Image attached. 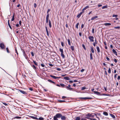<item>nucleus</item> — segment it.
Instances as JSON below:
<instances>
[{
  "label": "nucleus",
  "instance_id": "f257e3e1",
  "mask_svg": "<svg viewBox=\"0 0 120 120\" xmlns=\"http://www.w3.org/2000/svg\"><path fill=\"white\" fill-rule=\"evenodd\" d=\"M94 92L96 94L98 95H104V96H107L108 95L106 94H104L100 93L98 92L97 91H94Z\"/></svg>",
  "mask_w": 120,
  "mask_h": 120
},
{
  "label": "nucleus",
  "instance_id": "f03ea898",
  "mask_svg": "<svg viewBox=\"0 0 120 120\" xmlns=\"http://www.w3.org/2000/svg\"><path fill=\"white\" fill-rule=\"evenodd\" d=\"M71 86L70 85H68V86H66V87L67 89L68 90H73V88L71 87Z\"/></svg>",
  "mask_w": 120,
  "mask_h": 120
},
{
  "label": "nucleus",
  "instance_id": "7ed1b4c3",
  "mask_svg": "<svg viewBox=\"0 0 120 120\" xmlns=\"http://www.w3.org/2000/svg\"><path fill=\"white\" fill-rule=\"evenodd\" d=\"M89 39L90 41L92 42H94V37L93 36H90L89 37Z\"/></svg>",
  "mask_w": 120,
  "mask_h": 120
},
{
  "label": "nucleus",
  "instance_id": "20e7f679",
  "mask_svg": "<svg viewBox=\"0 0 120 120\" xmlns=\"http://www.w3.org/2000/svg\"><path fill=\"white\" fill-rule=\"evenodd\" d=\"M19 91L22 94H24L26 95L27 94V93L25 91H24L22 90H19Z\"/></svg>",
  "mask_w": 120,
  "mask_h": 120
},
{
  "label": "nucleus",
  "instance_id": "39448f33",
  "mask_svg": "<svg viewBox=\"0 0 120 120\" xmlns=\"http://www.w3.org/2000/svg\"><path fill=\"white\" fill-rule=\"evenodd\" d=\"M80 99H83V100H86L88 99H92V98H86V97H84V98H79Z\"/></svg>",
  "mask_w": 120,
  "mask_h": 120
},
{
  "label": "nucleus",
  "instance_id": "423d86ee",
  "mask_svg": "<svg viewBox=\"0 0 120 120\" xmlns=\"http://www.w3.org/2000/svg\"><path fill=\"white\" fill-rule=\"evenodd\" d=\"M0 47L2 49H4V45L3 43H1L0 44Z\"/></svg>",
  "mask_w": 120,
  "mask_h": 120
},
{
  "label": "nucleus",
  "instance_id": "0eeeda50",
  "mask_svg": "<svg viewBox=\"0 0 120 120\" xmlns=\"http://www.w3.org/2000/svg\"><path fill=\"white\" fill-rule=\"evenodd\" d=\"M98 16H94L92 17L91 19V20H94L96 19V18H98Z\"/></svg>",
  "mask_w": 120,
  "mask_h": 120
},
{
  "label": "nucleus",
  "instance_id": "6e6552de",
  "mask_svg": "<svg viewBox=\"0 0 120 120\" xmlns=\"http://www.w3.org/2000/svg\"><path fill=\"white\" fill-rule=\"evenodd\" d=\"M50 76L52 77V78H53L54 79H58L59 78H60L58 77H56L55 76L53 75H50Z\"/></svg>",
  "mask_w": 120,
  "mask_h": 120
},
{
  "label": "nucleus",
  "instance_id": "1a4fd4ad",
  "mask_svg": "<svg viewBox=\"0 0 120 120\" xmlns=\"http://www.w3.org/2000/svg\"><path fill=\"white\" fill-rule=\"evenodd\" d=\"M89 6H86V7H85L82 10V11H83V12H84V11L87 8H89Z\"/></svg>",
  "mask_w": 120,
  "mask_h": 120
},
{
  "label": "nucleus",
  "instance_id": "9d476101",
  "mask_svg": "<svg viewBox=\"0 0 120 120\" xmlns=\"http://www.w3.org/2000/svg\"><path fill=\"white\" fill-rule=\"evenodd\" d=\"M83 11H82L81 12H80V13L78 14L77 16V17L79 18L81 16V15L83 13Z\"/></svg>",
  "mask_w": 120,
  "mask_h": 120
},
{
  "label": "nucleus",
  "instance_id": "9b49d317",
  "mask_svg": "<svg viewBox=\"0 0 120 120\" xmlns=\"http://www.w3.org/2000/svg\"><path fill=\"white\" fill-rule=\"evenodd\" d=\"M45 28L46 29V32H47V35L48 36H49V32L48 31V30L47 29V27L46 26L45 27Z\"/></svg>",
  "mask_w": 120,
  "mask_h": 120
},
{
  "label": "nucleus",
  "instance_id": "f8f14e48",
  "mask_svg": "<svg viewBox=\"0 0 120 120\" xmlns=\"http://www.w3.org/2000/svg\"><path fill=\"white\" fill-rule=\"evenodd\" d=\"M49 17L48 15H47L46 19V22L47 23H48L49 21Z\"/></svg>",
  "mask_w": 120,
  "mask_h": 120
},
{
  "label": "nucleus",
  "instance_id": "ddd939ff",
  "mask_svg": "<svg viewBox=\"0 0 120 120\" xmlns=\"http://www.w3.org/2000/svg\"><path fill=\"white\" fill-rule=\"evenodd\" d=\"M104 25L105 26H109L111 25V24L110 23H105Z\"/></svg>",
  "mask_w": 120,
  "mask_h": 120
},
{
  "label": "nucleus",
  "instance_id": "4468645a",
  "mask_svg": "<svg viewBox=\"0 0 120 120\" xmlns=\"http://www.w3.org/2000/svg\"><path fill=\"white\" fill-rule=\"evenodd\" d=\"M64 79L66 80H69L70 79L69 77H64Z\"/></svg>",
  "mask_w": 120,
  "mask_h": 120
},
{
  "label": "nucleus",
  "instance_id": "2eb2a0df",
  "mask_svg": "<svg viewBox=\"0 0 120 120\" xmlns=\"http://www.w3.org/2000/svg\"><path fill=\"white\" fill-rule=\"evenodd\" d=\"M91 50L92 52L93 53H94V48L92 46L90 47Z\"/></svg>",
  "mask_w": 120,
  "mask_h": 120
},
{
  "label": "nucleus",
  "instance_id": "dca6fc26",
  "mask_svg": "<svg viewBox=\"0 0 120 120\" xmlns=\"http://www.w3.org/2000/svg\"><path fill=\"white\" fill-rule=\"evenodd\" d=\"M112 51L113 53L115 54L117 56V52L115 50L113 49L112 50Z\"/></svg>",
  "mask_w": 120,
  "mask_h": 120
},
{
  "label": "nucleus",
  "instance_id": "f3484780",
  "mask_svg": "<svg viewBox=\"0 0 120 120\" xmlns=\"http://www.w3.org/2000/svg\"><path fill=\"white\" fill-rule=\"evenodd\" d=\"M96 49L98 51V53H100V50L99 48V47L98 46H97Z\"/></svg>",
  "mask_w": 120,
  "mask_h": 120
},
{
  "label": "nucleus",
  "instance_id": "a211bd4d",
  "mask_svg": "<svg viewBox=\"0 0 120 120\" xmlns=\"http://www.w3.org/2000/svg\"><path fill=\"white\" fill-rule=\"evenodd\" d=\"M49 27L50 28L51 27L52 25L51 21L50 20H49Z\"/></svg>",
  "mask_w": 120,
  "mask_h": 120
},
{
  "label": "nucleus",
  "instance_id": "6ab92c4d",
  "mask_svg": "<svg viewBox=\"0 0 120 120\" xmlns=\"http://www.w3.org/2000/svg\"><path fill=\"white\" fill-rule=\"evenodd\" d=\"M31 66L34 70H35L36 69V68L34 65H31Z\"/></svg>",
  "mask_w": 120,
  "mask_h": 120
},
{
  "label": "nucleus",
  "instance_id": "aec40b11",
  "mask_svg": "<svg viewBox=\"0 0 120 120\" xmlns=\"http://www.w3.org/2000/svg\"><path fill=\"white\" fill-rule=\"evenodd\" d=\"M9 20L8 21V26H9V27L11 29H12L11 27V26L10 25V24L9 22Z\"/></svg>",
  "mask_w": 120,
  "mask_h": 120
},
{
  "label": "nucleus",
  "instance_id": "412c9836",
  "mask_svg": "<svg viewBox=\"0 0 120 120\" xmlns=\"http://www.w3.org/2000/svg\"><path fill=\"white\" fill-rule=\"evenodd\" d=\"M90 60H92L93 59V57H92V54L91 53L90 54Z\"/></svg>",
  "mask_w": 120,
  "mask_h": 120
},
{
  "label": "nucleus",
  "instance_id": "4be33fe9",
  "mask_svg": "<svg viewBox=\"0 0 120 120\" xmlns=\"http://www.w3.org/2000/svg\"><path fill=\"white\" fill-rule=\"evenodd\" d=\"M48 80V81L49 82H51V83H54V84H55V82L52 81L51 80L49 79Z\"/></svg>",
  "mask_w": 120,
  "mask_h": 120
},
{
  "label": "nucleus",
  "instance_id": "5701e85b",
  "mask_svg": "<svg viewBox=\"0 0 120 120\" xmlns=\"http://www.w3.org/2000/svg\"><path fill=\"white\" fill-rule=\"evenodd\" d=\"M68 45H71V42H70V39H68Z\"/></svg>",
  "mask_w": 120,
  "mask_h": 120
},
{
  "label": "nucleus",
  "instance_id": "b1692460",
  "mask_svg": "<svg viewBox=\"0 0 120 120\" xmlns=\"http://www.w3.org/2000/svg\"><path fill=\"white\" fill-rule=\"evenodd\" d=\"M61 55L63 58H65V56L63 54V53H61Z\"/></svg>",
  "mask_w": 120,
  "mask_h": 120
},
{
  "label": "nucleus",
  "instance_id": "393cba45",
  "mask_svg": "<svg viewBox=\"0 0 120 120\" xmlns=\"http://www.w3.org/2000/svg\"><path fill=\"white\" fill-rule=\"evenodd\" d=\"M22 50H23V56H25V57H26V56H27L26 55L25 53V51L23 50V49H22Z\"/></svg>",
  "mask_w": 120,
  "mask_h": 120
},
{
  "label": "nucleus",
  "instance_id": "a878e982",
  "mask_svg": "<svg viewBox=\"0 0 120 120\" xmlns=\"http://www.w3.org/2000/svg\"><path fill=\"white\" fill-rule=\"evenodd\" d=\"M14 15H15V13H14L13 15L12 16V18L11 20V21H13L15 19Z\"/></svg>",
  "mask_w": 120,
  "mask_h": 120
},
{
  "label": "nucleus",
  "instance_id": "bb28decb",
  "mask_svg": "<svg viewBox=\"0 0 120 120\" xmlns=\"http://www.w3.org/2000/svg\"><path fill=\"white\" fill-rule=\"evenodd\" d=\"M33 61L34 62V64L36 66H37L38 65V64L36 62V61H34V60H33Z\"/></svg>",
  "mask_w": 120,
  "mask_h": 120
},
{
  "label": "nucleus",
  "instance_id": "cd10ccee",
  "mask_svg": "<svg viewBox=\"0 0 120 120\" xmlns=\"http://www.w3.org/2000/svg\"><path fill=\"white\" fill-rule=\"evenodd\" d=\"M58 102L60 103H62L63 102H65V101L64 100H58Z\"/></svg>",
  "mask_w": 120,
  "mask_h": 120
},
{
  "label": "nucleus",
  "instance_id": "c85d7f7f",
  "mask_svg": "<svg viewBox=\"0 0 120 120\" xmlns=\"http://www.w3.org/2000/svg\"><path fill=\"white\" fill-rule=\"evenodd\" d=\"M59 50L61 52V53H63V49L60 48Z\"/></svg>",
  "mask_w": 120,
  "mask_h": 120
},
{
  "label": "nucleus",
  "instance_id": "c756f323",
  "mask_svg": "<svg viewBox=\"0 0 120 120\" xmlns=\"http://www.w3.org/2000/svg\"><path fill=\"white\" fill-rule=\"evenodd\" d=\"M71 48L72 50V51L74 50V47L73 46H71Z\"/></svg>",
  "mask_w": 120,
  "mask_h": 120
},
{
  "label": "nucleus",
  "instance_id": "7c9ffc66",
  "mask_svg": "<svg viewBox=\"0 0 120 120\" xmlns=\"http://www.w3.org/2000/svg\"><path fill=\"white\" fill-rule=\"evenodd\" d=\"M79 24V22H78L76 24V28L77 29H78V26Z\"/></svg>",
  "mask_w": 120,
  "mask_h": 120
},
{
  "label": "nucleus",
  "instance_id": "2f4dec72",
  "mask_svg": "<svg viewBox=\"0 0 120 120\" xmlns=\"http://www.w3.org/2000/svg\"><path fill=\"white\" fill-rule=\"evenodd\" d=\"M50 11V10L49 9L47 11V15H48L49 17V12Z\"/></svg>",
  "mask_w": 120,
  "mask_h": 120
},
{
  "label": "nucleus",
  "instance_id": "473e14b6",
  "mask_svg": "<svg viewBox=\"0 0 120 120\" xmlns=\"http://www.w3.org/2000/svg\"><path fill=\"white\" fill-rule=\"evenodd\" d=\"M108 72L109 73H110L111 72V69H110V68H109V70H108Z\"/></svg>",
  "mask_w": 120,
  "mask_h": 120
},
{
  "label": "nucleus",
  "instance_id": "72a5a7b5",
  "mask_svg": "<svg viewBox=\"0 0 120 120\" xmlns=\"http://www.w3.org/2000/svg\"><path fill=\"white\" fill-rule=\"evenodd\" d=\"M82 46L83 47V48L85 50H86V48L85 47V45L83 44L82 45Z\"/></svg>",
  "mask_w": 120,
  "mask_h": 120
},
{
  "label": "nucleus",
  "instance_id": "f704fd0d",
  "mask_svg": "<svg viewBox=\"0 0 120 120\" xmlns=\"http://www.w3.org/2000/svg\"><path fill=\"white\" fill-rule=\"evenodd\" d=\"M117 16H118V15H112V17H117Z\"/></svg>",
  "mask_w": 120,
  "mask_h": 120
},
{
  "label": "nucleus",
  "instance_id": "c9c22d12",
  "mask_svg": "<svg viewBox=\"0 0 120 120\" xmlns=\"http://www.w3.org/2000/svg\"><path fill=\"white\" fill-rule=\"evenodd\" d=\"M41 65L43 67H44L45 66V65L42 64H41Z\"/></svg>",
  "mask_w": 120,
  "mask_h": 120
},
{
  "label": "nucleus",
  "instance_id": "e433bc0d",
  "mask_svg": "<svg viewBox=\"0 0 120 120\" xmlns=\"http://www.w3.org/2000/svg\"><path fill=\"white\" fill-rule=\"evenodd\" d=\"M120 28V26L115 27H114V28H115V29H119Z\"/></svg>",
  "mask_w": 120,
  "mask_h": 120
},
{
  "label": "nucleus",
  "instance_id": "4c0bfd02",
  "mask_svg": "<svg viewBox=\"0 0 120 120\" xmlns=\"http://www.w3.org/2000/svg\"><path fill=\"white\" fill-rule=\"evenodd\" d=\"M107 8V6H103L102 8V9H104V8Z\"/></svg>",
  "mask_w": 120,
  "mask_h": 120
},
{
  "label": "nucleus",
  "instance_id": "58836bf2",
  "mask_svg": "<svg viewBox=\"0 0 120 120\" xmlns=\"http://www.w3.org/2000/svg\"><path fill=\"white\" fill-rule=\"evenodd\" d=\"M48 64L49 65V66H50L51 67H52L53 66V64H52L50 63H49Z\"/></svg>",
  "mask_w": 120,
  "mask_h": 120
},
{
  "label": "nucleus",
  "instance_id": "ea45409f",
  "mask_svg": "<svg viewBox=\"0 0 120 120\" xmlns=\"http://www.w3.org/2000/svg\"><path fill=\"white\" fill-rule=\"evenodd\" d=\"M61 45L62 47H64V43L63 42H61Z\"/></svg>",
  "mask_w": 120,
  "mask_h": 120
},
{
  "label": "nucleus",
  "instance_id": "a19ab883",
  "mask_svg": "<svg viewBox=\"0 0 120 120\" xmlns=\"http://www.w3.org/2000/svg\"><path fill=\"white\" fill-rule=\"evenodd\" d=\"M60 85L62 87H64L65 86V85L63 84H60Z\"/></svg>",
  "mask_w": 120,
  "mask_h": 120
},
{
  "label": "nucleus",
  "instance_id": "79ce46f5",
  "mask_svg": "<svg viewBox=\"0 0 120 120\" xmlns=\"http://www.w3.org/2000/svg\"><path fill=\"white\" fill-rule=\"evenodd\" d=\"M94 28H93L92 29V32L93 34L94 33Z\"/></svg>",
  "mask_w": 120,
  "mask_h": 120
},
{
  "label": "nucleus",
  "instance_id": "37998d69",
  "mask_svg": "<svg viewBox=\"0 0 120 120\" xmlns=\"http://www.w3.org/2000/svg\"><path fill=\"white\" fill-rule=\"evenodd\" d=\"M6 49V50H7V52L8 53H9V49H8V48H7Z\"/></svg>",
  "mask_w": 120,
  "mask_h": 120
},
{
  "label": "nucleus",
  "instance_id": "c03bdc74",
  "mask_svg": "<svg viewBox=\"0 0 120 120\" xmlns=\"http://www.w3.org/2000/svg\"><path fill=\"white\" fill-rule=\"evenodd\" d=\"M114 62L115 63H116L117 62V60L116 59H115L114 60Z\"/></svg>",
  "mask_w": 120,
  "mask_h": 120
},
{
  "label": "nucleus",
  "instance_id": "a18cd8bd",
  "mask_svg": "<svg viewBox=\"0 0 120 120\" xmlns=\"http://www.w3.org/2000/svg\"><path fill=\"white\" fill-rule=\"evenodd\" d=\"M34 7H35V8H36L37 7V4H36L34 3Z\"/></svg>",
  "mask_w": 120,
  "mask_h": 120
},
{
  "label": "nucleus",
  "instance_id": "49530a36",
  "mask_svg": "<svg viewBox=\"0 0 120 120\" xmlns=\"http://www.w3.org/2000/svg\"><path fill=\"white\" fill-rule=\"evenodd\" d=\"M79 35L80 37H81L82 36V34L81 32H79Z\"/></svg>",
  "mask_w": 120,
  "mask_h": 120
},
{
  "label": "nucleus",
  "instance_id": "de8ad7c7",
  "mask_svg": "<svg viewBox=\"0 0 120 120\" xmlns=\"http://www.w3.org/2000/svg\"><path fill=\"white\" fill-rule=\"evenodd\" d=\"M32 55V56H34V54L33 52H31V53Z\"/></svg>",
  "mask_w": 120,
  "mask_h": 120
},
{
  "label": "nucleus",
  "instance_id": "09e8293b",
  "mask_svg": "<svg viewBox=\"0 0 120 120\" xmlns=\"http://www.w3.org/2000/svg\"><path fill=\"white\" fill-rule=\"evenodd\" d=\"M21 23H22V22H21V20L19 22V24L20 26H21Z\"/></svg>",
  "mask_w": 120,
  "mask_h": 120
},
{
  "label": "nucleus",
  "instance_id": "8fccbe9b",
  "mask_svg": "<svg viewBox=\"0 0 120 120\" xmlns=\"http://www.w3.org/2000/svg\"><path fill=\"white\" fill-rule=\"evenodd\" d=\"M86 87H82V90H84L86 89Z\"/></svg>",
  "mask_w": 120,
  "mask_h": 120
},
{
  "label": "nucleus",
  "instance_id": "3c124183",
  "mask_svg": "<svg viewBox=\"0 0 120 120\" xmlns=\"http://www.w3.org/2000/svg\"><path fill=\"white\" fill-rule=\"evenodd\" d=\"M120 79V76H118L117 78V79L118 80H119Z\"/></svg>",
  "mask_w": 120,
  "mask_h": 120
},
{
  "label": "nucleus",
  "instance_id": "603ef678",
  "mask_svg": "<svg viewBox=\"0 0 120 120\" xmlns=\"http://www.w3.org/2000/svg\"><path fill=\"white\" fill-rule=\"evenodd\" d=\"M56 70L58 71H60L61 70V69L60 68H57L56 69Z\"/></svg>",
  "mask_w": 120,
  "mask_h": 120
},
{
  "label": "nucleus",
  "instance_id": "864d4df0",
  "mask_svg": "<svg viewBox=\"0 0 120 120\" xmlns=\"http://www.w3.org/2000/svg\"><path fill=\"white\" fill-rule=\"evenodd\" d=\"M84 69H82L81 71V72H83V71H84Z\"/></svg>",
  "mask_w": 120,
  "mask_h": 120
},
{
  "label": "nucleus",
  "instance_id": "5fc2aeb1",
  "mask_svg": "<svg viewBox=\"0 0 120 120\" xmlns=\"http://www.w3.org/2000/svg\"><path fill=\"white\" fill-rule=\"evenodd\" d=\"M117 75V74H115V75L114 76V77L115 78H116Z\"/></svg>",
  "mask_w": 120,
  "mask_h": 120
},
{
  "label": "nucleus",
  "instance_id": "6e6d98bb",
  "mask_svg": "<svg viewBox=\"0 0 120 120\" xmlns=\"http://www.w3.org/2000/svg\"><path fill=\"white\" fill-rule=\"evenodd\" d=\"M106 59L108 61H109L110 60L109 59L108 57H106Z\"/></svg>",
  "mask_w": 120,
  "mask_h": 120
},
{
  "label": "nucleus",
  "instance_id": "4d7b16f0",
  "mask_svg": "<svg viewBox=\"0 0 120 120\" xmlns=\"http://www.w3.org/2000/svg\"><path fill=\"white\" fill-rule=\"evenodd\" d=\"M102 6V5L101 4H99L98 5V7H100Z\"/></svg>",
  "mask_w": 120,
  "mask_h": 120
},
{
  "label": "nucleus",
  "instance_id": "13d9d810",
  "mask_svg": "<svg viewBox=\"0 0 120 120\" xmlns=\"http://www.w3.org/2000/svg\"><path fill=\"white\" fill-rule=\"evenodd\" d=\"M96 42H94L93 43V45L94 46H96Z\"/></svg>",
  "mask_w": 120,
  "mask_h": 120
},
{
  "label": "nucleus",
  "instance_id": "bf43d9fd",
  "mask_svg": "<svg viewBox=\"0 0 120 120\" xmlns=\"http://www.w3.org/2000/svg\"><path fill=\"white\" fill-rule=\"evenodd\" d=\"M15 52L17 54H18V53L17 51V50L16 48L15 49Z\"/></svg>",
  "mask_w": 120,
  "mask_h": 120
},
{
  "label": "nucleus",
  "instance_id": "052dcab7",
  "mask_svg": "<svg viewBox=\"0 0 120 120\" xmlns=\"http://www.w3.org/2000/svg\"><path fill=\"white\" fill-rule=\"evenodd\" d=\"M73 81H69V82L70 83H73Z\"/></svg>",
  "mask_w": 120,
  "mask_h": 120
},
{
  "label": "nucleus",
  "instance_id": "680f3d73",
  "mask_svg": "<svg viewBox=\"0 0 120 120\" xmlns=\"http://www.w3.org/2000/svg\"><path fill=\"white\" fill-rule=\"evenodd\" d=\"M84 25L83 24H82V25L81 26V27L82 28H83L84 27Z\"/></svg>",
  "mask_w": 120,
  "mask_h": 120
},
{
  "label": "nucleus",
  "instance_id": "e2e57ef3",
  "mask_svg": "<svg viewBox=\"0 0 120 120\" xmlns=\"http://www.w3.org/2000/svg\"><path fill=\"white\" fill-rule=\"evenodd\" d=\"M78 82V81L76 80H74L73 81V82Z\"/></svg>",
  "mask_w": 120,
  "mask_h": 120
},
{
  "label": "nucleus",
  "instance_id": "0e129e2a",
  "mask_svg": "<svg viewBox=\"0 0 120 120\" xmlns=\"http://www.w3.org/2000/svg\"><path fill=\"white\" fill-rule=\"evenodd\" d=\"M29 89L31 91L33 90V89L31 88H30Z\"/></svg>",
  "mask_w": 120,
  "mask_h": 120
},
{
  "label": "nucleus",
  "instance_id": "69168bd1",
  "mask_svg": "<svg viewBox=\"0 0 120 120\" xmlns=\"http://www.w3.org/2000/svg\"><path fill=\"white\" fill-rule=\"evenodd\" d=\"M16 26L17 27H18L19 26V24H17L16 25Z\"/></svg>",
  "mask_w": 120,
  "mask_h": 120
},
{
  "label": "nucleus",
  "instance_id": "338daca9",
  "mask_svg": "<svg viewBox=\"0 0 120 120\" xmlns=\"http://www.w3.org/2000/svg\"><path fill=\"white\" fill-rule=\"evenodd\" d=\"M66 97H65V96H63L62 97V98H63L64 99V98H66Z\"/></svg>",
  "mask_w": 120,
  "mask_h": 120
},
{
  "label": "nucleus",
  "instance_id": "774afa93",
  "mask_svg": "<svg viewBox=\"0 0 120 120\" xmlns=\"http://www.w3.org/2000/svg\"><path fill=\"white\" fill-rule=\"evenodd\" d=\"M73 86H74V87H75L76 86V84H75L74 83L73 85Z\"/></svg>",
  "mask_w": 120,
  "mask_h": 120
}]
</instances>
